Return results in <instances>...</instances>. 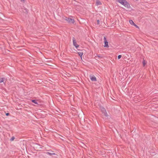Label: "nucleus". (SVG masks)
I'll return each mask as SVG.
<instances>
[{
  "label": "nucleus",
  "mask_w": 158,
  "mask_h": 158,
  "mask_svg": "<svg viewBox=\"0 0 158 158\" xmlns=\"http://www.w3.org/2000/svg\"><path fill=\"white\" fill-rule=\"evenodd\" d=\"M78 55H79V56H80V57H81V59H82V55L83 54V53L82 52H78Z\"/></svg>",
  "instance_id": "nucleus-7"
},
{
  "label": "nucleus",
  "mask_w": 158,
  "mask_h": 158,
  "mask_svg": "<svg viewBox=\"0 0 158 158\" xmlns=\"http://www.w3.org/2000/svg\"><path fill=\"white\" fill-rule=\"evenodd\" d=\"M4 81V79L2 78H0V83L3 82Z\"/></svg>",
  "instance_id": "nucleus-13"
},
{
  "label": "nucleus",
  "mask_w": 158,
  "mask_h": 158,
  "mask_svg": "<svg viewBox=\"0 0 158 158\" xmlns=\"http://www.w3.org/2000/svg\"><path fill=\"white\" fill-rule=\"evenodd\" d=\"M97 23L98 24H100V21L99 20H97Z\"/></svg>",
  "instance_id": "nucleus-17"
},
{
  "label": "nucleus",
  "mask_w": 158,
  "mask_h": 158,
  "mask_svg": "<svg viewBox=\"0 0 158 158\" xmlns=\"http://www.w3.org/2000/svg\"><path fill=\"white\" fill-rule=\"evenodd\" d=\"M96 4L97 6L100 5L102 4L101 2L99 1H97Z\"/></svg>",
  "instance_id": "nucleus-8"
},
{
  "label": "nucleus",
  "mask_w": 158,
  "mask_h": 158,
  "mask_svg": "<svg viewBox=\"0 0 158 158\" xmlns=\"http://www.w3.org/2000/svg\"><path fill=\"white\" fill-rule=\"evenodd\" d=\"M73 45L76 48H77L79 47V45L77 44L75 40L74 39L73 40Z\"/></svg>",
  "instance_id": "nucleus-6"
},
{
  "label": "nucleus",
  "mask_w": 158,
  "mask_h": 158,
  "mask_svg": "<svg viewBox=\"0 0 158 158\" xmlns=\"http://www.w3.org/2000/svg\"><path fill=\"white\" fill-rule=\"evenodd\" d=\"M146 64V61H145L144 60H143V66H144Z\"/></svg>",
  "instance_id": "nucleus-12"
},
{
  "label": "nucleus",
  "mask_w": 158,
  "mask_h": 158,
  "mask_svg": "<svg viewBox=\"0 0 158 158\" xmlns=\"http://www.w3.org/2000/svg\"><path fill=\"white\" fill-rule=\"evenodd\" d=\"M32 102L34 103L37 104H38V101L36 100H32Z\"/></svg>",
  "instance_id": "nucleus-9"
},
{
  "label": "nucleus",
  "mask_w": 158,
  "mask_h": 158,
  "mask_svg": "<svg viewBox=\"0 0 158 158\" xmlns=\"http://www.w3.org/2000/svg\"><path fill=\"white\" fill-rule=\"evenodd\" d=\"M116 1L128 8H130L129 4L125 0H116Z\"/></svg>",
  "instance_id": "nucleus-1"
},
{
  "label": "nucleus",
  "mask_w": 158,
  "mask_h": 158,
  "mask_svg": "<svg viewBox=\"0 0 158 158\" xmlns=\"http://www.w3.org/2000/svg\"><path fill=\"white\" fill-rule=\"evenodd\" d=\"M104 47L106 48H108L109 45L108 44V42L107 41L106 38L105 37L104 38Z\"/></svg>",
  "instance_id": "nucleus-3"
},
{
  "label": "nucleus",
  "mask_w": 158,
  "mask_h": 158,
  "mask_svg": "<svg viewBox=\"0 0 158 158\" xmlns=\"http://www.w3.org/2000/svg\"><path fill=\"white\" fill-rule=\"evenodd\" d=\"M102 113L104 114L105 116H107V114L106 112V110L105 111L103 112Z\"/></svg>",
  "instance_id": "nucleus-11"
},
{
  "label": "nucleus",
  "mask_w": 158,
  "mask_h": 158,
  "mask_svg": "<svg viewBox=\"0 0 158 158\" xmlns=\"http://www.w3.org/2000/svg\"><path fill=\"white\" fill-rule=\"evenodd\" d=\"M122 57V56L121 55H119L118 56V59H119Z\"/></svg>",
  "instance_id": "nucleus-16"
},
{
  "label": "nucleus",
  "mask_w": 158,
  "mask_h": 158,
  "mask_svg": "<svg viewBox=\"0 0 158 158\" xmlns=\"http://www.w3.org/2000/svg\"><path fill=\"white\" fill-rule=\"evenodd\" d=\"M9 114L8 113H6V115L7 116L9 115Z\"/></svg>",
  "instance_id": "nucleus-18"
},
{
  "label": "nucleus",
  "mask_w": 158,
  "mask_h": 158,
  "mask_svg": "<svg viewBox=\"0 0 158 158\" xmlns=\"http://www.w3.org/2000/svg\"><path fill=\"white\" fill-rule=\"evenodd\" d=\"M105 110H106L105 109V108H101V111L102 112H103L104 111H105Z\"/></svg>",
  "instance_id": "nucleus-14"
},
{
  "label": "nucleus",
  "mask_w": 158,
  "mask_h": 158,
  "mask_svg": "<svg viewBox=\"0 0 158 158\" xmlns=\"http://www.w3.org/2000/svg\"><path fill=\"white\" fill-rule=\"evenodd\" d=\"M47 154H48L50 156H51L52 155H55V153H51L49 152H47Z\"/></svg>",
  "instance_id": "nucleus-10"
},
{
  "label": "nucleus",
  "mask_w": 158,
  "mask_h": 158,
  "mask_svg": "<svg viewBox=\"0 0 158 158\" xmlns=\"http://www.w3.org/2000/svg\"><path fill=\"white\" fill-rule=\"evenodd\" d=\"M24 0H21V1L22 2L24 1Z\"/></svg>",
  "instance_id": "nucleus-19"
},
{
  "label": "nucleus",
  "mask_w": 158,
  "mask_h": 158,
  "mask_svg": "<svg viewBox=\"0 0 158 158\" xmlns=\"http://www.w3.org/2000/svg\"><path fill=\"white\" fill-rule=\"evenodd\" d=\"M64 19L67 21L68 22L70 23H74V20L73 19L71 18H69L67 17H65Z\"/></svg>",
  "instance_id": "nucleus-2"
},
{
  "label": "nucleus",
  "mask_w": 158,
  "mask_h": 158,
  "mask_svg": "<svg viewBox=\"0 0 158 158\" xmlns=\"http://www.w3.org/2000/svg\"><path fill=\"white\" fill-rule=\"evenodd\" d=\"M14 139H15V137H13L11 138L10 140L11 141H13L14 140Z\"/></svg>",
  "instance_id": "nucleus-15"
},
{
  "label": "nucleus",
  "mask_w": 158,
  "mask_h": 158,
  "mask_svg": "<svg viewBox=\"0 0 158 158\" xmlns=\"http://www.w3.org/2000/svg\"><path fill=\"white\" fill-rule=\"evenodd\" d=\"M90 78L91 80L93 81H97L96 78L95 76L94 75H90Z\"/></svg>",
  "instance_id": "nucleus-5"
},
{
  "label": "nucleus",
  "mask_w": 158,
  "mask_h": 158,
  "mask_svg": "<svg viewBox=\"0 0 158 158\" xmlns=\"http://www.w3.org/2000/svg\"><path fill=\"white\" fill-rule=\"evenodd\" d=\"M129 22L131 25H132L134 26L135 27H136L137 28H139V27H138V26H137L135 24V23H134L133 21L132 20H129Z\"/></svg>",
  "instance_id": "nucleus-4"
}]
</instances>
